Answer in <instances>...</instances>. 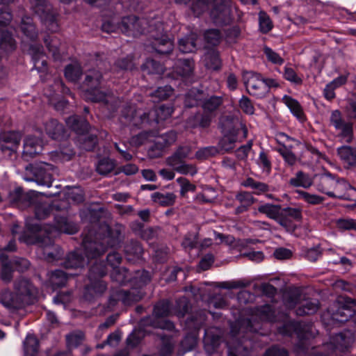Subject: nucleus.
Wrapping results in <instances>:
<instances>
[{"instance_id":"nucleus-1","label":"nucleus","mask_w":356,"mask_h":356,"mask_svg":"<svg viewBox=\"0 0 356 356\" xmlns=\"http://www.w3.org/2000/svg\"><path fill=\"white\" fill-rule=\"evenodd\" d=\"M109 240L108 236H102L93 231H89L84 235L83 239V246L87 259L83 257L80 250H75L66 256L63 266L68 269L83 268L89 259L99 257L106 251L108 247L110 246Z\"/></svg>"},{"instance_id":"nucleus-2","label":"nucleus","mask_w":356,"mask_h":356,"mask_svg":"<svg viewBox=\"0 0 356 356\" xmlns=\"http://www.w3.org/2000/svg\"><path fill=\"white\" fill-rule=\"evenodd\" d=\"M177 3L188 4L191 0H175ZM212 5L210 11L211 20L216 25H225L232 20V2L231 0H192L191 9L193 13L199 16Z\"/></svg>"},{"instance_id":"nucleus-3","label":"nucleus","mask_w":356,"mask_h":356,"mask_svg":"<svg viewBox=\"0 0 356 356\" xmlns=\"http://www.w3.org/2000/svg\"><path fill=\"white\" fill-rule=\"evenodd\" d=\"M37 293V289L29 280L20 278L14 282L13 293L9 291L0 293V302L8 309H17L33 303Z\"/></svg>"},{"instance_id":"nucleus-4","label":"nucleus","mask_w":356,"mask_h":356,"mask_svg":"<svg viewBox=\"0 0 356 356\" xmlns=\"http://www.w3.org/2000/svg\"><path fill=\"white\" fill-rule=\"evenodd\" d=\"M57 175V170L52 165L44 162H35L25 167L24 179L49 187L54 177Z\"/></svg>"},{"instance_id":"nucleus-5","label":"nucleus","mask_w":356,"mask_h":356,"mask_svg":"<svg viewBox=\"0 0 356 356\" xmlns=\"http://www.w3.org/2000/svg\"><path fill=\"white\" fill-rule=\"evenodd\" d=\"M31 10L38 15L42 23L51 32L58 30L56 13L48 0H29Z\"/></svg>"},{"instance_id":"nucleus-6","label":"nucleus","mask_w":356,"mask_h":356,"mask_svg":"<svg viewBox=\"0 0 356 356\" xmlns=\"http://www.w3.org/2000/svg\"><path fill=\"white\" fill-rule=\"evenodd\" d=\"M354 337L350 332H346L335 335L330 343L325 344L324 349L326 355H323L319 351H315L311 356H341L353 343Z\"/></svg>"},{"instance_id":"nucleus-7","label":"nucleus","mask_w":356,"mask_h":356,"mask_svg":"<svg viewBox=\"0 0 356 356\" xmlns=\"http://www.w3.org/2000/svg\"><path fill=\"white\" fill-rule=\"evenodd\" d=\"M37 254L48 262L57 261L63 254L60 246L54 244L49 236H40L37 239Z\"/></svg>"},{"instance_id":"nucleus-8","label":"nucleus","mask_w":356,"mask_h":356,"mask_svg":"<svg viewBox=\"0 0 356 356\" xmlns=\"http://www.w3.org/2000/svg\"><path fill=\"white\" fill-rule=\"evenodd\" d=\"M337 310H332V318L334 321L343 323L355 314V307L356 306V300L346 296H341L337 300Z\"/></svg>"},{"instance_id":"nucleus-9","label":"nucleus","mask_w":356,"mask_h":356,"mask_svg":"<svg viewBox=\"0 0 356 356\" xmlns=\"http://www.w3.org/2000/svg\"><path fill=\"white\" fill-rule=\"evenodd\" d=\"M147 22L136 16L124 17L120 21V31L129 36L136 37L144 33Z\"/></svg>"},{"instance_id":"nucleus-10","label":"nucleus","mask_w":356,"mask_h":356,"mask_svg":"<svg viewBox=\"0 0 356 356\" xmlns=\"http://www.w3.org/2000/svg\"><path fill=\"white\" fill-rule=\"evenodd\" d=\"M123 116L127 120L124 123L134 127L152 125L150 111L136 109L134 107L129 106L124 111Z\"/></svg>"},{"instance_id":"nucleus-11","label":"nucleus","mask_w":356,"mask_h":356,"mask_svg":"<svg viewBox=\"0 0 356 356\" xmlns=\"http://www.w3.org/2000/svg\"><path fill=\"white\" fill-rule=\"evenodd\" d=\"M244 84L250 95L261 97L266 92V88L262 83L260 74L253 72H246L243 74Z\"/></svg>"},{"instance_id":"nucleus-12","label":"nucleus","mask_w":356,"mask_h":356,"mask_svg":"<svg viewBox=\"0 0 356 356\" xmlns=\"http://www.w3.org/2000/svg\"><path fill=\"white\" fill-rule=\"evenodd\" d=\"M32 205H34L36 218L40 220L46 218L54 210L58 211L67 209L66 202L65 201H54L50 204L39 202L37 195H35V200L32 202Z\"/></svg>"},{"instance_id":"nucleus-13","label":"nucleus","mask_w":356,"mask_h":356,"mask_svg":"<svg viewBox=\"0 0 356 356\" xmlns=\"http://www.w3.org/2000/svg\"><path fill=\"white\" fill-rule=\"evenodd\" d=\"M331 124L339 131V136L344 142L350 143L353 138L352 124L342 120L339 111H334L330 116Z\"/></svg>"},{"instance_id":"nucleus-14","label":"nucleus","mask_w":356,"mask_h":356,"mask_svg":"<svg viewBox=\"0 0 356 356\" xmlns=\"http://www.w3.org/2000/svg\"><path fill=\"white\" fill-rule=\"evenodd\" d=\"M142 297V293L135 289L128 292L119 290L111 295L109 299V306L114 307L118 301H121L124 305H130L139 301Z\"/></svg>"},{"instance_id":"nucleus-15","label":"nucleus","mask_w":356,"mask_h":356,"mask_svg":"<svg viewBox=\"0 0 356 356\" xmlns=\"http://www.w3.org/2000/svg\"><path fill=\"white\" fill-rule=\"evenodd\" d=\"M35 195L34 191L24 193L21 188H16L9 193V200L19 207L24 209L32 205V202L35 200Z\"/></svg>"},{"instance_id":"nucleus-16","label":"nucleus","mask_w":356,"mask_h":356,"mask_svg":"<svg viewBox=\"0 0 356 356\" xmlns=\"http://www.w3.org/2000/svg\"><path fill=\"white\" fill-rule=\"evenodd\" d=\"M43 147L42 140L34 136H27L24 141L23 158L29 160L40 154Z\"/></svg>"},{"instance_id":"nucleus-17","label":"nucleus","mask_w":356,"mask_h":356,"mask_svg":"<svg viewBox=\"0 0 356 356\" xmlns=\"http://www.w3.org/2000/svg\"><path fill=\"white\" fill-rule=\"evenodd\" d=\"M152 45L156 52L161 54H169L173 49V43L172 40L161 32L154 33H152Z\"/></svg>"},{"instance_id":"nucleus-18","label":"nucleus","mask_w":356,"mask_h":356,"mask_svg":"<svg viewBox=\"0 0 356 356\" xmlns=\"http://www.w3.org/2000/svg\"><path fill=\"white\" fill-rule=\"evenodd\" d=\"M220 124L224 133L238 134L241 129L243 132V138L247 137L248 129L246 127L232 116L222 118Z\"/></svg>"},{"instance_id":"nucleus-19","label":"nucleus","mask_w":356,"mask_h":356,"mask_svg":"<svg viewBox=\"0 0 356 356\" xmlns=\"http://www.w3.org/2000/svg\"><path fill=\"white\" fill-rule=\"evenodd\" d=\"M355 191V188L351 186V185L344 179H335L332 190L330 193V197L339 199H349L351 193Z\"/></svg>"},{"instance_id":"nucleus-20","label":"nucleus","mask_w":356,"mask_h":356,"mask_svg":"<svg viewBox=\"0 0 356 356\" xmlns=\"http://www.w3.org/2000/svg\"><path fill=\"white\" fill-rule=\"evenodd\" d=\"M21 140V136L18 132L10 131L0 134V148L4 152L10 150L14 152L17 148Z\"/></svg>"},{"instance_id":"nucleus-21","label":"nucleus","mask_w":356,"mask_h":356,"mask_svg":"<svg viewBox=\"0 0 356 356\" xmlns=\"http://www.w3.org/2000/svg\"><path fill=\"white\" fill-rule=\"evenodd\" d=\"M302 218L300 210L296 208L286 207L281 209L280 219L285 223H280V225L286 228L287 231H293L294 226L291 223V220H300Z\"/></svg>"},{"instance_id":"nucleus-22","label":"nucleus","mask_w":356,"mask_h":356,"mask_svg":"<svg viewBox=\"0 0 356 356\" xmlns=\"http://www.w3.org/2000/svg\"><path fill=\"white\" fill-rule=\"evenodd\" d=\"M231 334L232 339L227 343L229 356H248V348L241 342L237 341L235 326H232Z\"/></svg>"},{"instance_id":"nucleus-23","label":"nucleus","mask_w":356,"mask_h":356,"mask_svg":"<svg viewBox=\"0 0 356 356\" xmlns=\"http://www.w3.org/2000/svg\"><path fill=\"white\" fill-rule=\"evenodd\" d=\"M341 159L349 167H356V147L343 146L338 149Z\"/></svg>"},{"instance_id":"nucleus-24","label":"nucleus","mask_w":356,"mask_h":356,"mask_svg":"<svg viewBox=\"0 0 356 356\" xmlns=\"http://www.w3.org/2000/svg\"><path fill=\"white\" fill-rule=\"evenodd\" d=\"M197 35L191 33L188 35L179 40V49L183 53H191L197 49Z\"/></svg>"},{"instance_id":"nucleus-25","label":"nucleus","mask_w":356,"mask_h":356,"mask_svg":"<svg viewBox=\"0 0 356 356\" xmlns=\"http://www.w3.org/2000/svg\"><path fill=\"white\" fill-rule=\"evenodd\" d=\"M29 52L34 60V66L38 70H43L47 65L42 46L31 45Z\"/></svg>"},{"instance_id":"nucleus-26","label":"nucleus","mask_w":356,"mask_h":356,"mask_svg":"<svg viewBox=\"0 0 356 356\" xmlns=\"http://www.w3.org/2000/svg\"><path fill=\"white\" fill-rule=\"evenodd\" d=\"M45 131L50 137L56 140L62 138L64 135L63 124L56 120H51L45 124Z\"/></svg>"},{"instance_id":"nucleus-27","label":"nucleus","mask_w":356,"mask_h":356,"mask_svg":"<svg viewBox=\"0 0 356 356\" xmlns=\"http://www.w3.org/2000/svg\"><path fill=\"white\" fill-rule=\"evenodd\" d=\"M260 213L266 214L268 218L276 220L279 224L285 223L280 219L281 207L279 205L266 204L258 208Z\"/></svg>"},{"instance_id":"nucleus-28","label":"nucleus","mask_w":356,"mask_h":356,"mask_svg":"<svg viewBox=\"0 0 356 356\" xmlns=\"http://www.w3.org/2000/svg\"><path fill=\"white\" fill-rule=\"evenodd\" d=\"M191 149L188 146L179 147L176 152L166 159L167 165H177V164L183 162V160L188 156Z\"/></svg>"},{"instance_id":"nucleus-29","label":"nucleus","mask_w":356,"mask_h":356,"mask_svg":"<svg viewBox=\"0 0 356 356\" xmlns=\"http://www.w3.org/2000/svg\"><path fill=\"white\" fill-rule=\"evenodd\" d=\"M222 102L223 99L221 96H211L202 102V107L204 113L215 114Z\"/></svg>"},{"instance_id":"nucleus-30","label":"nucleus","mask_w":356,"mask_h":356,"mask_svg":"<svg viewBox=\"0 0 356 356\" xmlns=\"http://www.w3.org/2000/svg\"><path fill=\"white\" fill-rule=\"evenodd\" d=\"M172 108L169 106H161L157 108L150 111L152 122L157 124L160 121L165 120L171 116L172 113Z\"/></svg>"},{"instance_id":"nucleus-31","label":"nucleus","mask_w":356,"mask_h":356,"mask_svg":"<svg viewBox=\"0 0 356 356\" xmlns=\"http://www.w3.org/2000/svg\"><path fill=\"white\" fill-rule=\"evenodd\" d=\"M21 30L22 33L31 40H34L38 37V31L29 17H24L22 19Z\"/></svg>"},{"instance_id":"nucleus-32","label":"nucleus","mask_w":356,"mask_h":356,"mask_svg":"<svg viewBox=\"0 0 356 356\" xmlns=\"http://www.w3.org/2000/svg\"><path fill=\"white\" fill-rule=\"evenodd\" d=\"M44 43L49 51L51 53L54 59L60 58V42L58 38L54 35H49L44 39Z\"/></svg>"},{"instance_id":"nucleus-33","label":"nucleus","mask_w":356,"mask_h":356,"mask_svg":"<svg viewBox=\"0 0 356 356\" xmlns=\"http://www.w3.org/2000/svg\"><path fill=\"white\" fill-rule=\"evenodd\" d=\"M151 197L154 202L163 207L172 206L177 197L173 193H161L159 192L154 193Z\"/></svg>"},{"instance_id":"nucleus-34","label":"nucleus","mask_w":356,"mask_h":356,"mask_svg":"<svg viewBox=\"0 0 356 356\" xmlns=\"http://www.w3.org/2000/svg\"><path fill=\"white\" fill-rule=\"evenodd\" d=\"M55 227L60 232L68 234H73L77 232L76 225L64 217L56 219Z\"/></svg>"},{"instance_id":"nucleus-35","label":"nucleus","mask_w":356,"mask_h":356,"mask_svg":"<svg viewBox=\"0 0 356 356\" xmlns=\"http://www.w3.org/2000/svg\"><path fill=\"white\" fill-rule=\"evenodd\" d=\"M282 101L296 117L299 120H303L304 113L300 104L297 100L289 96L285 95L282 98Z\"/></svg>"},{"instance_id":"nucleus-36","label":"nucleus","mask_w":356,"mask_h":356,"mask_svg":"<svg viewBox=\"0 0 356 356\" xmlns=\"http://www.w3.org/2000/svg\"><path fill=\"white\" fill-rule=\"evenodd\" d=\"M205 66L211 70H218L220 67V59L218 52L216 50H210L207 51L204 57Z\"/></svg>"},{"instance_id":"nucleus-37","label":"nucleus","mask_w":356,"mask_h":356,"mask_svg":"<svg viewBox=\"0 0 356 356\" xmlns=\"http://www.w3.org/2000/svg\"><path fill=\"white\" fill-rule=\"evenodd\" d=\"M237 135L236 134L224 133L223 137L218 143L220 149L223 152H229L233 149L237 141Z\"/></svg>"},{"instance_id":"nucleus-38","label":"nucleus","mask_w":356,"mask_h":356,"mask_svg":"<svg viewBox=\"0 0 356 356\" xmlns=\"http://www.w3.org/2000/svg\"><path fill=\"white\" fill-rule=\"evenodd\" d=\"M24 356H37L38 351V341L33 335H27L24 343Z\"/></svg>"},{"instance_id":"nucleus-39","label":"nucleus","mask_w":356,"mask_h":356,"mask_svg":"<svg viewBox=\"0 0 356 356\" xmlns=\"http://www.w3.org/2000/svg\"><path fill=\"white\" fill-rule=\"evenodd\" d=\"M318 309V304L316 300H305L300 302V307L296 309L297 315L311 314L316 312Z\"/></svg>"},{"instance_id":"nucleus-40","label":"nucleus","mask_w":356,"mask_h":356,"mask_svg":"<svg viewBox=\"0 0 356 356\" xmlns=\"http://www.w3.org/2000/svg\"><path fill=\"white\" fill-rule=\"evenodd\" d=\"M193 63L190 60H179L176 64L175 72L178 76H189L193 70Z\"/></svg>"},{"instance_id":"nucleus-41","label":"nucleus","mask_w":356,"mask_h":356,"mask_svg":"<svg viewBox=\"0 0 356 356\" xmlns=\"http://www.w3.org/2000/svg\"><path fill=\"white\" fill-rule=\"evenodd\" d=\"M67 124L78 133L83 132L88 128V123L76 115L71 116L66 120Z\"/></svg>"},{"instance_id":"nucleus-42","label":"nucleus","mask_w":356,"mask_h":356,"mask_svg":"<svg viewBox=\"0 0 356 356\" xmlns=\"http://www.w3.org/2000/svg\"><path fill=\"white\" fill-rule=\"evenodd\" d=\"M335 178L332 177L330 175H325L320 178L319 183L317 185V189L327 195L330 197V193L332 190L334 184Z\"/></svg>"},{"instance_id":"nucleus-43","label":"nucleus","mask_w":356,"mask_h":356,"mask_svg":"<svg viewBox=\"0 0 356 356\" xmlns=\"http://www.w3.org/2000/svg\"><path fill=\"white\" fill-rule=\"evenodd\" d=\"M111 280L118 284H122L129 280V273L126 268L122 267H113L111 272Z\"/></svg>"},{"instance_id":"nucleus-44","label":"nucleus","mask_w":356,"mask_h":356,"mask_svg":"<svg viewBox=\"0 0 356 356\" xmlns=\"http://www.w3.org/2000/svg\"><path fill=\"white\" fill-rule=\"evenodd\" d=\"M177 140V134L175 131H170L161 136H159L156 140V145L160 149L171 145Z\"/></svg>"},{"instance_id":"nucleus-45","label":"nucleus","mask_w":356,"mask_h":356,"mask_svg":"<svg viewBox=\"0 0 356 356\" xmlns=\"http://www.w3.org/2000/svg\"><path fill=\"white\" fill-rule=\"evenodd\" d=\"M115 167L114 160L106 158L100 160L97 165V171L103 175H106L112 172Z\"/></svg>"},{"instance_id":"nucleus-46","label":"nucleus","mask_w":356,"mask_h":356,"mask_svg":"<svg viewBox=\"0 0 356 356\" xmlns=\"http://www.w3.org/2000/svg\"><path fill=\"white\" fill-rule=\"evenodd\" d=\"M82 70L79 64L67 65L65 70V76L70 81H76L81 76Z\"/></svg>"},{"instance_id":"nucleus-47","label":"nucleus","mask_w":356,"mask_h":356,"mask_svg":"<svg viewBox=\"0 0 356 356\" xmlns=\"http://www.w3.org/2000/svg\"><path fill=\"white\" fill-rule=\"evenodd\" d=\"M67 275L60 270H56L51 273L49 281L54 286L59 287L64 286L67 282Z\"/></svg>"},{"instance_id":"nucleus-48","label":"nucleus","mask_w":356,"mask_h":356,"mask_svg":"<svg viewBox=\"0 0 356 356\" xmlns=\"http://www.w3.org/2000/svg\"><path fill=\"white\" fill-rule=\"evenodd\" d=\"M86 97L92 102H103L106 104L113 99L111 95H107L97 90L87 91L86 92Z\"/></svg>"},{"instance_id":"nucleus-49","label":"nucleus","mask_w":356,"mask_h":356,"mask_svg":"<svg viewBox=\"0 0 356 356\" xmlns=\"http://www.w3.org/2000/svg\"><path fill=\"white\" fill-rule=\"evenodd\" d=\"M106 289V284L102 280H97L94 283H92L91 285L86 287V293L84 296L86 299H90L88 293L91 295H97L103 293Z\"/></svg>"},{"instance_id":"nucleus-50","label":"nucleus","mask_w":356,"mask_h":356,"mask_svg":"<svg viewBox=\"0 0 356 356\" xmlns=\"http://www.w3.org/2000/svg\"><path fill=\"white\" fill-rule=\"evenodd\" d=\"M204 37L206 42L208 44L216 46L220 42L222 39V34L219 30L212 29L205 31Z\"/></svg>"},{"instance_id":"nucleus-51","label":"nucleus","mask_w":356,"mask_h":356,"mask_svg":"<svg viewBox=\"0 0 356 356\" xmlns=\"http://www.w3.org/2000/svg\"><path fill=\"white\" fill-rule=\"evenodd\" d=\"M312 179L302 172H298L296 176L290 179V184L293 186H302L308 188L312 185Z\"/></svg>"},{"instance_id":"nucleus-52","label":"nucleus","mask_w":356,"mask_h":356,"mask_svg":"<svg viewBox=\"0 0 356 356\" xmlns=\"http://www.w3.org/2000/svg\"><path fill=\"white\" fill-rule=\"evenodd\" d=\"M102 31L106 33H114L120 31V22L115 17H112L104 20L102 25Z\"/></svg>"},{"instance_id":"nucleus-53","label":"nucleus","mask_w":356,"mask_h":356,"mask_svg":"<svg viewBox=\"0 0 356 356\" xmlns=\"http://www.w3.org/2000/svg\"><path fill=\"white\" fill-rule=\"evenodd\" d=\"M170 166L173 168L175 171L182 175H190L193 176L197 172V167L195 165L188 164L184 162H181L180 163L177 164V165Z\"/></svg>"},{"instance_id":"nucleus-54","label":"nucleus","mask_w":356,"mask_h":356,"mask_svg":"<svg viewBox=\"0 0 356 356\" xmlns=\"http://www.w3.org/2000/svg\"><path fill=\"white\" fill-rule=\"evenodd\" d=\"M243 184L245 187H250L255 190V193L257 194L268 191V186L267 184L263 182L256 181L252 178H248Z\"/></svg>"},{"instance_id":"nucleus-55","label":"nucleus","mask_w":356,"mask_h":356,"mask_svg":"<svg viewBox=\"0 0 356 356\" xmlns=\"http://www.w3.org/2000/svg\"><path fill=\"white\" fill-rule=\"evenodd\" d=\"M66 339L69 348H76L83 342L84 334L80 331L74 332L67 335Z\"/></svg>"},{"instance_id":"nucleus-56","label":"nucleus","mask_w":356,"mask_h":356,"mask_svg":"<svg viewBox=\"0 0 356 356\" xmlns=\"http://www.w3.org/2000/svg\"><path fill=\"white\" fill-rule=\"evenodd\" d=\"M143 67L149 74H161L164 71L162 65L152 59L147 60L143 64Z\"/></svg>"},{"instance_id":"nucleus-57","label":"nucleus","mask_w":356,"mask_h":356,"mask_svg":"<svg viewBox=\"0 0 356 356\" xmlns=\"http://www.w3.org/2000/svg\"><path fill=\"white\" fill-rule=\"evenodd\" d=\"M277 151L282 156L285 162L288 165H293L296 163V156L286 146L282 145V147L277 148Z\"/></svg>"},{"instance_id":"nucleus-58","label":"nucleus","mask_w":356,"mask_h":356,"mask_svg":"<svg viewBox=\"0 0 356 356\" xmlns=\"http://www.w3.org/2000/svg\"><path fill=\"white\" fill-rule=\"evenodd\" d=\"M173 92V89L171 86H165L163 87L158 88L151 95L157 98L159 101L166 99L171 96Z\"/></svg>"},{"instance_id":"nucleus-59","label":"nucleus","mask_w":356,"mask_h":356,"mask_svg":"<svg viewBox=\"0 0 356 356\" xmlns=\"http://www.w3.org/2000/svg\"><path fill=\"white\" fill-rule=\"evenodd\" d=\"M124 251L127 255H133L139 257L143 253V248L139 243L131 241L126 245Z\"/></svg>"},{"instance_id":"nucleus-60","label":"nucleus","mask_w":356,"mask_h":356,"mask_svg":"<svg viewBox=\"0 0 356 356\" xmlns=\"http://www.w3.org/2000/svg\"><path fill=\"white\" fill-rule=\"evenodd\" d=\"M218 152V150L216 147H207L197 150L195 153V158L199 160H204L216 155Z\"/></svg>"},{"instance_id":"nucleus-61","label":"nucleus","mask_w":356,"mask_h":356,"mask_svg":"<svg viewBox=\"0 0 356 356\" xmlns=\"http://www.w3.org/2000/svg\"><path fill=\"white\" fill-rule=\"evenodd\" d=\"M177 182L179 184L181 189H180V195L181 196H185V195L188 192H193L195 191V186L190 182L189 180L184 177H179L177 179Z\"/></svg>"},{"instance_id":"nucleus-62","label":"nucleus","mask_w":356,"mask_h":356,"mask_svg":"<svg viewBox=\"0 0 356 356\" xmlns=\"http://www.w3.org/2000/svg\"><path fill=\"white\" fill-rule=\"evenodd\" d=\"M101 78L102 74L98 71L90 70L86 74L85 83L91 88L95 87L99 83Z\"/></svg>"},{"instance_id":"nucleus-63","label":"nucleus","mask_w":356,"mask_h":356,"mask_svg":"<svg viewBox=\"0 0 356 356\" xmlns=\"http://www.w3.org/2000/svg\"><path fill=\"white\" fill-rule=\"evenodd\" d=\"M201 94L198 90L193 89L186 96L185 105L188 107L196 106L200 100Z\"/></svg>"},{"instance_id":"nucleus-64","label":"nucleus","mask_w":356,"mask_h":356,"mask_svg":"<svg viewBox=\"0 0 356 356\" xmlns=\"http://www.w3.org/2000/svg\"><path fill=\"white\" fill-rule=\"evenodd\" d=\"M170 312V305L167 302H159L154 308V314L157 317L166 316Z\"/></svg>"}]
</instances>
